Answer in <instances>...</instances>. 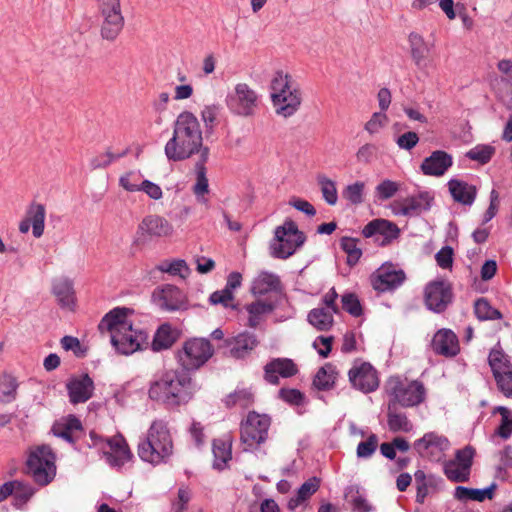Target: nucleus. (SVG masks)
Masks as SVG:
<instances>
[{
    "label": "nucleus",
    "mask_w": 512,
    "mask_h": 512,
    "mask_svg": "<svg viewBox=\"0 0 512 512\" xmlns=\"http://www.w3.org/2000/svg\"><path fill=\"white\" fill-rule=\"evenodd\" d=\"M198 153L206 162L209 148L203 145L200 122L192 112L183 111L174 122L173 135L165 145V154L169 160L182 161Z\"/></svg>",
    "instance_id": "f257e3e1"
},
{
    "label": "nucleus",
    "mask_w": 512,
    "mask_h": 512,
    "mask_svg": "<svg viewBox=\"0 0 512 512\" xmlns=\"http://www.w3.org/2000/svg\"><path fill=\"white\" fill-rule=\"evenodd\" d=\"M129 313L128 308H115L103 317L98 326L101 332H109L112 345L124 355L140 350L147 338L145 333L133 328L127 319Z\"/></svg>",
    "instance_id": "f03ea898"
},
{
    "label": "nucleus",
    "mask_w": 512,
    "mask_h": 512,
    "mask_svg": "<svg viewBox=\"0 0 512 512\" xmlns=\"http://www.w3.org/2000/svg\"><path fill=\"white\" fill-rule=\"evenodd\" d=\"M195 390L192 378L187 373L170 370L151 383L149 397L169 407H177L188 403Z\"/></svg>",
    "instance_id": "7ed1b4c3"
},
{
    "label": "nucleus",
    "mask_w": 512,
    "mask_h": 512,
    "mask_svg": "<svg viewBox=\"0 0 512 512\" xmlns=\"http://www.w3.org/2000/svg\"><path fill=\"white\" fill-rule=\"evenodd\" d=\"M271 101L277 115L291 117L301 107L303 92L300 84L287 72L278 70L270 82Z\"/></svg>",
    "instance_id": "20e7f679"
},
{
    "label": "nucleus",
    "mask_w": 512,
    "mask_h": 512,
    "mask_svg": "<svg viewBox=\"0 0 512 512\" xmlns=\"http://www.w3.org/2000/svg\"><path fill=\"white\" fill-rule=\"evenodd\" d=\"M173 448V440L167 423L163 420H154L147 433L140 439L137 451L143 461L158 465L170 458Z\"/></svg>",
    "instance_id": "39448f33"
},
{
    "label": "nucleus",
    "mask_w": 512,
    "mask_h": 512,
    "mask_svg": "<svg viewBox=\"0 0 512 512\" xmlns=\"http://www.w3.org/2000/svg\"><path fill=\"white\" fill-rule=\"evenodd\" d=\"M389 402L402 407L418 406L425 400L426 390L422 382L392 376L385 383Z\"/></svg>",
    "instance_id": "423d86ee"
},
{
    "label": "nucleus",
    "mask_w": 512,
    "mask_h": 512,
    "mask_svg": "<svg viewBox=\"0 0 512 512\" xmlns=\"http://www.w3.org/2000/svg\"><path fill=\"white\" fill-rule=\"evenodd\" d=\"M95 4L100 20L102 39L115 41L125 25L121 0H95Z\"/></svg>",
    "instance_id": "0eeeda50"
},
{
    "label": "nucleus",
    "mask_w": 512,
    "mask_h": 512,
    "mask_svg": "<svg viewBox=\"0 0 512 512\" xmlns=\"http://www.w3.org/2000/svg\"><path fill=\"white\" fill-rule=\"evenodd\" d=\"M304 234L298 230L297 225L291 221H285L282 226L275 229L274 239L271 243L272 255L276 258L286 259L303 245Z\"/></svg>",
    "instance_id": "6e6552de"
},
{
    "label": "nucleus",
    "mask_w": 512,
    "mask_h": 512,
    "mask_svg": "<svg viewBox=\"0 0 512 512\" xmlns=\"http://www.w3.org/2000/svg\"><path fill=\"white\" fill-rule=\"evenodd\" d=\"M259 95L247 83H238L227 95L226 104L229 111L240 117H252L259 108Z\"/></svg>",
    "instance_id": "1a4fd4ad"
},
{
    "label": "nucleus",
    "mask_w": 512,
    "mask_h": 512,
    "mask_svg": "<svg viewBox=\"0 0 512 512\" xmlns=\"http://www.w3.org/2000/svg\"><path fill=\"white\" fill-rule=\"evenodd\" d=\"M27 468L35 482L47 485L56 474L55 456L48 446H40L31 450Z\"/></svg>",
    "instance_id": "9d476101"
},
{
    "label": "nucleus",
    "mask_w": 512,
    "mask_h": 512,
    "mask_svg": "<svg viewBox=\"0 0 512 512\" xmlns=\"http://www.w3.org/2000/svg\"><path fill=\"white\" fill-rule=\"evenodd\" d=\"M497 390L508 399H512V363L502 349L494 348L488 356Z\"/></svg>",
    "instance_id": "9b49d317"
},
{
    "label": "nucleus",
    "mask_w": 512,
    "mask_h": 512,
    "mask_svg": "<svg viewBox=\"0 0 512 512\" xmlns=\"http://www.w3.org/2000/svg\"><path fill=\"white\" fill-rule=\"evenodd\" d=\"M270 423L267 415L258 414L255 411L249 412L240 427V439L247 449L256 448L266 441Z\"/></svg>",
    "instance_id": "f8f14e48"
},
{
    "label": "nucleus",
    "mask_w": 512,
    "mask_h": 512,
    "mask_svg": "<svg viewBox=\"0 0 512 512\" xmlns=\"http://www.w3.org/2000/svg\"><path fill=\"white\" fill-rule=\"evenodd\" d=\"M214 349L210 341L204 338L187 340L178 352V358L185 369H198L213 355Z\"/></svg>",
    "instance_id": "ddd939ff"
},
{
    "label": "nucleus",
    "mask_w": 512,
    "mask_h": 512,
    "mask_svg": "<svg viewBox=\"0 0 512 512\" xmlns=\"http://www.w3.org/2000/svg\"><path fill=\"white\" fill-rule=\"evenodd\" d=\"M415 451L422 457L433 462H439L445 458L450 448V441L442 434L431 431L425 433L413 443Z\"/></svg>",
    "instance_id": "4468645a"
},
{
    "label": "nucleus",
    "mask_w": 512,
    "mask_h": 512,
    "mask_svg": "<svg viewBox=\"0 0 512 512\" xmlns=\"http://www.w3.org/2000/svg\"><path fill=\"white\" fill-rule=\"evenodd\" d=\"M475 450L471 446L457 450L455 458L444 463V474L452 482H467L470 478Z\"/></svg>",
    "instance_id": "2eb2a0df"
},
{
    "label": "nucleus",
    "mask_w": 512,
    "mask_h": 512,
    "mask_svg": "<svg viewBox=\"0 0 512 512\" xmlns=\"http://www.w3.org/2000/svg\"><path fill=\"white\" fill-rule=\"evenodd\" d=\"M405 280V272L392 263H384L370 276L372 287L382 293L397 289Z\"/></svg>",
    "instance_id": "dca6fc26"
},
{
    "label": "nucleus",
    "mask_w": 512,
    "mask_h": 512,
    "mask_svg": "<svg viewBox=\"0 0 512 512\" xmlns=\"http://www.w3.org/2000/svg\"><path fill=\"white\" fill-rule=\"evenodd\" d=\"M348 376L352 386L364 393L372 392L379 386L377 371L368 362L355 361Z\"/></svg>",
    "instance_id": "f3484780"
},
{
    "label": "nucleus",
    "mask_w": 512,
    "mask_h": 512,
    "mask_svg": "<svg viewBox=\"0 0 512 512\" xmlns=\"http://www.w3.org/2000/svg\"><path fill=\"white\" fill-rule=\"evenodd\" d=\"M152 298L158 308L167 312L187 309L184 293L178 287L170 284L156 288Z\"/></svg>",
    "instance_id": "a211bd4d"
},
{
    "label": "nucleus",
    "mask_w": 512,
    "mask_h": 512,
    "mask_svg": "<svg viewBox=\"0 0 512 512\" xmlns=\"http://www.w3.org/2000/svg\"><path fill=\"white\" fill-rule=\"evenodd\" d=\"M433 197L429 192H419L406 198L394 200L390 208L398 216H416L422 211L428 210Z\"/></svg>",
    "instance_id": "6ab92c4d"
},
{
    "label": "nucleus",
    "mask_w": 512,
    "mask_h": 512,
    "mask_svg": "<svg viewBox=\"0 0 512 512\" xmlns=\"http://www.w3.org/2000/svg\"><path fill=\"white\" fill-rule=\"evenodd\" d=\"M138 231L141 235L149 238H169L174 234V227L163 216L150 214L139 223Z\"/></svg>",
    "instance_id": "aec40b11"
},
{
    "label": "nucleus",
    "mask_w": 512,
    "mask_h": 512,
    "mask_svg": "<svg viewBox=\"0 0 512 512\" xmlns=\"http://www.w3.org/2000/svg\"><path fill=\"white\" fill-rule=\"evenodd\" d=\"M399 233L400 229L397 225L385 219L372 220L362 230L364 237H376V241L382 246L388 245L398 238Z\"/></svg>",
    "instance_id": "412c9836"
},
{
    "label": "nucleus",
    "mask_w": 512,
    "mask_h": 512,
    "mask_svg": "<svg viewBox=\"0 0 512 512\" xmlns=\"http://www.w3.org/2000/svg\"><path fill=\"white\" fill-rule=\"evenodd\" d=\"M451 290L444 281H433L425 288V302L434 312H442L451 301Z\"/></svg>",
    "instance_id": "4be33fe9"
},
{
    "label": "nucleus",
    "mask_w": 512,
    "mask_h": 512,
    "mask_svg": "<svg viewBox=\"0 0 512 512\" xmlns=\"http://www.w3.org/2000/svg\"><path fill=\"white\" fill-rule=\"evenodd\" d=\"M66 388L72 404L85 403L93 395L94 382L88 374H82L70 378Z\"/></svg>",
    "instance_id": "5701e85b"
},
{
    "label": "nucleus",
    "mask_w": 512,
    "mask_h": 512,
    "mask_svg": "<svg viewBox=\"0 0 512 512\" xmlns=\"http://www.w3.org/2000/svg\"><path fill=\"white\" fill-rule=\"evenodd\" d=\"M104 456L109 465L120 467L130 460L132 454L122 436H114L106 441Z\"/></svg>",
    "instance_id": "b1692460"
},
{
    "label": "nucleus",
    "mask_w": 512,
    "mask_h": 512,
    "mask_svg": "<svg viewBox=\"0 0 512 512\" xmlns=\"http://www.w3.org/2000/svg\"><path fill=\"white\" fill-rule=\"evenodd\" d=\"M452 156L443 150H436L426 157L420 166L424 175L440 177L452 166Z\"/></svg>",
    "instance_id": "393cba45"
},
{
    "label": "nucleus",
    "mask_w": 512,
    "mask_h": 512,
    "mask_svg": "<svg viewBox=\"0 0 512 512\" xmlns=\"http://www.w3.org/2000/svg\"><path fill=\"white\" fill-rule=\"evenodd\" d=\"M431 345L436 354L445 357L456 356L460 350L458 338L450 329L439 330L434 335Z\"/></svg>",
    "instance_id": "a878e982"
},
{
    "label": "nucleus",
    "mask_w": 512,
    "mask_h": 512,
    "mask_svg": "<svg viewBox=\"0 0 512 512\" xmlns=\"http://www.w3.org/2000/svg\"><path fill=\"white\" fill-rule=\"evenodd\" d=\"M264 371L266 381L276 385L279 382V376L283 378L292 377L298 372V368L291 359L277 358L267 363Z\"/></svg>",
    "instance_id": "bb28decb"
},
{
    "label": "nucleus",
    "mask_w": 512,
    "mask_h": 512,
    "mask_svg": "<svg viewBox=\"0 0 512 512\" xmlns=\"http://www.w3.org/2000/svg\"><path fill=\"white\" fill-rule=\"evenodd\" d=\"M52 292L57 298L61 308L73 310L75 307V290L73 281L67 277H60L53 281Z\"/></svg>",
    "instance_id": "cd10ccee"
},
{
    "label": "nucleus",
    "mask_w": 512,
    "mask_h": 512,
    "mask_svg": "<svg viewBox=\"0 0 512 512\" xmlns=\"http://www.w3.org/2000/svg\"><path fill=\"white\" fill-rule=\"evenodd\" d=\"M409 44L411 49V58L418 69H425L428 66V57L430 54V46L424 38L418 33L409 35Z\"/></svg>",
    "instance_id": "c85d7f7f"
},
{
    "label": "nucleus",
    "mask_w": 512,
    "mask_h": 512,
    "mask_svg": "<svg viewBox=\"0 0 512 512\" xmlns=\"http://www.w3.org/2000/svg\"><path fill=\"white\" fill-rule=\"evenodd\" d=\"M281 289L280 278L271 272L262 271L253 280L251 293L253 295H266L271 292H278Z\"/></svg>",
    "instance_id": "c756f323"
},
{
    "label": "nucleus",
    "mask_w": 512,
    "mask_h": 512,
    "mask_svg": "<svg viewBox=\"0 0 512 512\" xmlns=\"http://www.w3.org/2000/svg\"><path fill=\"white\" fill-rule=\"evenodd\" d=\"M247 312V326L257 328L265 317L273 311V305L263 300H255L244 307Z\"/></svg>",
    "instance_id": "7c9ffc66"
},
{
    "label": "nucleus",
    "mask_w": 512,
    "mask_h": 512,
    "mask_svg": "<svg viewBox=\"0 0 512 512\" xmlns=\"http://www.w3.org/2000/svg\"><path fill=\"white\" fill-rule=\"evenodd\" d=\"M387 426L393 433H409L413 430V424L407 415L398 411L397 406L393 403L387 405Z\"/></svg>",
    "instance_id": "2f4dec72"
},
{
    "label": "nucleus",
    "mask_w": 512,
    "mask_h": 512,
    "mask_svg": "<svg viewBox=\"0 0 512 512\" xmlns=\"http://www.w3.org/2000/svg\"><path fill=\"white\" fill-rule=\"evenodd\" d=\"M230 354L232 357L241 359L246 357L258 345L254 334L243 332L237 335L230 343Z\"/></svg>",
    "instance_id": "473e14b6"
},
{
    "label": "nucleus",
    "mask_w": 512,
    "mask_h": 512,
    "mask_svg": "<svg viewBox=\"0 0 512 512\" xmlns=\"http://www.w3.org/2000/svg\"><path fill=\"white\" fill-rule=\"evenodd\" d=\"M448 186L455 201L464 205H471L474 202L477 193L475 186L457 179H451Z\"/></svg>",
    "instance_id": "72a5a7b5"
},
{
    "label": "nucleus",
    "mask_w": 512,
    "mask_h": 512,
    "mask_svg": "<svg viewBox=\"0 0 512 512\" xmlns=\"http://www.w3.org/2000/svg\"><path fill=\"white\" fill-rule=\"evenodd\" d=\"M213 455V466L218 470L224 469L232 459V439L229 436L215 439L213 441Z\"/></svg>",
    "instance_id": "f704fd0d"
},
{
    "label": "nucleus",
    "mask_w": 512,
    "mask_h": 512,
    "mask_svg": "<svg viewBox=\"0 0 512 512\" xmlns=\"http://www.w3.org/2000/svg\"><path fill=\"white\" fill-rule=\"evenodd\" d=\"M26 218L32 225V234L40 238L45 229L46 210L43 204L32 202L26 211Z\"/></svg>",
    "instance_id": "c9c22d12"
},
{
    "label": "nucleus",
    "mask_w": 512,
    "mask_h": 512,
    "mask_svg": "<svg viewBox=\"0 0 512 512\" xmlns=\"http://www.w3.org/2000/svg\"><path fill=\"white\" fill-rule=\"evenodd\" d=\"M494 488V485L485 489L457 486L454 490V498L461 502H467L469 500L482 502L485 499H492Z\"/></svg>",
    "instance_id": "e433bc0d"
},
{
    "label": "nucleus",
    "mask_w": 512,
    "mask_h": 512,
    "mask_svg": "<svg viewBox=\"0 0 512 512\" xmlns=\"http://www.w3.org/2000/svg\"><path fill=\"white\" fill-rule=\"evenodd\" d=\"M320 487V481L316 477H312L305 481L297 490L296 495L288 501V508L292 511L296 510L306 500H308Z\"/></svg>",
    "instance_id": "4c0bfd02"
},
{
    "label": "nucleus",
    "mask_w": 512,
    "mask_h": 512,
    "mask_svg": "<svg viewBox=\"0 0 512 512\" xmlns=\"http://www.w3.org/2000/svg\"><path fill=\"white\" fill-rule=\"evenodd\" d=\"M52 430L56 436L71 441L73 433L82 430V424L76 416L68 415L55 423Z\"/></svg>",
    "instance_id": "58836bf2"
},
{
    "label": "nucleus",
    "mask_w": 512,
    "mask_h": 512,
    "mask_svg": "<svg viewBox=\"0 0 512 512\" xmlns=\"http://www.w3.org/2000/svg\"><path fill=\"white\" fill-rule=\"evenodd\" d=\"M335 313L325 309L324 307H317L312 309L308 314V322L319 331H327L333 326Z\"/></svg>",
    "instance_id": "ea45409f"
},
{
    "label": "nucleus",
    "mask_w": 512,
    "mask_h": 512,
    "mask_svg": "<svg viewBox=\"0 0 512 512\" xmlns=\"http://www.w3.org/2000/svg\"><path fill=\"white\" fill-rule=\"evenodd\" d=\"M202 160L196 164V182L193 186V192L197 201L202 204H207L208 199L205 197L209 193V184L206 177V168Z\"/></svg>",
    "instance_id": "a19ab883"
},
{
    "label": "nucleus",
    "mask_w": 512,
    "mask_h": 512,
    "mask_svg": "<svg viewBox=\"0 0 512 512\" xmlns=\"http://www.w3.org/2000/svg\"><path fill=\"white\" fill-rule=\"evenodd\" d=\"M18 383L14 376L4 373L0 376V402L10 403L16 399Z\"/></svg>",
    "instance_id": "79ce46f5"
},
{
    "label": "nucleus",
    "mask_w": 512,
    "mask_h": 512,
    "mask_svg": "<svg viewBox=\"0 0 512 512\" xmlns=\"http://www.w3.org/2000/svg\"><path fill=\"white\" fill-rule=\"evenodd\" d=\"M336 374L335 367L331 364H326L317 371L313 384L319 390H328L334 385Z\"/></svg>",
    "instance_id": "37998d69"
},
{
    "label": "nucleus",
    "mask_w": 512,
    "mask_h": 512,
    "mask_svg": "<svg viewBox=\"0 0 512 512\" xmlns=\"http://www.w3.org/2000/svg\"><path fill=\"white\" fill-rule=\"evenodd\" d=\"M400 189V184L390 179H384L374 188L375 202H385L393 198Z\"/></svg>",
    "instance_id": "c03bdc74"
},
{
    "label": "nucleus",
    "mask_w": 512,
    "mask_h": 512,
    "mask_svg": "<svg viewBox=\"0 0 512 512\" xmlns=\"http://www.w3.org/2000/svg\"><path fill=\"white\" fill-rule=\"evenodd\" d=\"M317 183L325 202L331 206L336 205L338 201V192L335 181L325 175H319L317 177Z\"/></svg>",
    "instance_id": "a18cd8bd"
},
{
    "label": "nucleus",
    "mask_w": 512,
    "mask_h": 512,
    "mask_svg": "<svg viewBox=\"0 0 512 512\" xmlns=\"http://www.w3.org/2000/svg\"><path fill=\"white\" fill-rule=\"evenodd\" d=\"M13 493L27 500L32 496L33 491L19 481H9L0 486V501L5 500Z\"/></svg>",
    "instance_id": "49530a36"
},
{
    "label": "nucleus",
    "mask_w": 512,
    "mask_h": 512,
    "mask_svg": "<svg viewBox=\"0 0 512 512\" xmlns=\"http://www.w3.org/2000/svg\"><path fill=\"white\" fill-rule=\"evenodd\" d=\"M175 340L176 338L171 326L168 324H163L159 327L154 336L153 348L154 350L167 349L172 346Z\"/></svg>",
    "instance_id": "de8ad7c7"
},
{
    "label": "nucleus",
    "mask_w": 512,
    "mask_h": 512,
    "mask_svg": "<svg viewBox=\"0 0 512 512\" xmlns=\"http://www.w3.org/2000/svg\"><path fill=\"white\" fill-rule=\"evenodd\" d=\"M253 400V393L249 389L239 388L226 397L225 403L228 407L240 406L247 408L253 403Z\"/></svg>",
    "instance_id": "09e8293b"
},
{
    "label": "nucleus",
    "mask_w": 512,
    "mask_h": 512,
    "mask_svg": "<svg viewBox=\"0 0 512 512\" xmlns=\"http://www.w3.org/2000/svg\"><path fill=\"white\" fill-rule=\"evenodd\" d=\"M157 269L173 276H180L181 278H186L190 274L187 263L182 259L164 261L157 266Z\"/></svg>",
    "instance_id": "8fccbe9b"
},
{
    "label": "nucleus",
    "mask_w": 512,
    "mask_h": 512,
    "mask_svg": "<svg viewBox=\"0 0 512 512\" xmlns=\"http://www.w3.org/2000/svg\"><path fill=\"white\" fill-rule=\"evenodd\" d=\"M365 183L356 181L347 185L343 191L342 196L352 205H359L364 201Z\"/></svg>",
    "instance_id": "3c124183"
},
{
    "label": "nucleus",
    "mask_w": 512,
    "mask_h": 512,
    "mask_svg": "<svg viewBox=\"0 0 512 512\" xmlns=\"http://www.w3.org/2000/svg\"><path fill=\"white\" fill-rule=\"evenodd\" d=\"M144 179L139 171L125 172L119 178V185L127 192H139Z\"/></svg>",
    "instance_id": "603ef678"
},
{
    "label": "nucleus",
    "mask_w": 512,
    "mask_h": 512,
    "mask_svg": "<svg viewBox=\"0 0 512 512\" xmlns=\"http://www.w3.org/2000/svg\"><path fill=\"white\" fill-rule=\"evenodd\" d=\"M494 413L501 415V423L496 430V434L503 439H508L512 434V412L504 406H497Z\"/></svg>",
    "instance_id": "864d4df0"
},
{
    "label": "nucleus",
    "mask_w": 512,
    "mask_h": 512,
    "mask_svg": "<svg viewBox=\"0 0 512 512\" xmlns=\"http://www.w3.org/2000/svg\"><path fill=\"white\" fill-rule=\"evenodd\" d=\"M474 310L479 320H494L502 318L501 312L493 308L485 298H480L475 302Z\"/></svg>",
    "instance_id": "5fc2aeb1"
},
{
    "label": "nucleus",
    "mask_w": 512,
    "mask_h": 512,
    "mask_svg": "<svg viewBox=\"0 0 512 512\" xmlns=\"http://www.w3.org/2000/svg\"><path fill=\"white\" fill-rule=\"evenodd\" d=\"M345 497L347 501L351 504L354 512H369L370 506L367 503L366 499L359 492V489L355 486H351L348 488Z\"/></svg>",
    "instance_id": "6e6d98bb"
},
{
    "label": "nucleus",
    "mask_w": 512,
    "mask_h": 512,
    "mask_svg": "<svg viewBox=\"0 0 512 512\" xmlns=\"http://www.w3.org/2000/svg\"><path fill=\"white\" fill-rule=\"evenodd\" d=\"M340 246L347 254V261L350 265H354L359 261L362 251L358 247L357 239L352 237H343L340 241Z\"/></svg>",
    "instance_id": "4d7b16f0"
},
{
    "label": "nucleus",
    "mask_w": 512,
    "mask_h": 512,
    "mask_svg": "<svg viewBox=\"0 0 512 512\" xmlns=\"http://www.w3.org/2000/svg\"><path fill=\"white\" fill-rule=\"evenodd\" d=\"M209 301L212 305H222L224 308H238V304L235 303L234 293L226 288L213 292L209 297Z\"/></svg>",
    "instance_id": "13d9d810"
},
{
    "label": "nucleus",
    "mask_w": 512,
    "mask_h": 512,
    "mask_svg": "<svg viewBox=\"0 0 512 512\" xmlns=\"http://www.w3.org/2000/svg\"><path fill=\"white\" fill-rule=\"evenodd\" d=\"M494 153L495 148L491 145H477L470 149L466 156L471 160L485 164L490 161Z\"/></svg>",
    "instance_id": "bf43d9fd"
},
{
    "label": "nucleus",
    "mask_w": 512,
    "mask_h": 512,
    "mask_svg": "<svg viewBox=\"0 0 512 512\" xmlns=\"http://www.w3.org/2000/svg\"><path fill=\"white\" fill-rule=\"evenodd\" d=\"M122 154H114L109 149L97 154L90 160V167L92 169H102L109 166L113 161L120 158Z\"/></svg>",
    "instance_id": "052dcab7"
},
{
    "label": "nucleus",
    "mask_w": 512,
    "mask_h": 512,
    "mask_svg": "<svg viewBox=\"0 0 512 512\" xmlns=\"http://www.w3.org/2000/svg\"><path fill=\"white\" fill-rule=\"evenodd\" d=\"M342 308L351 314L358 317L362 314V307L358 297L353 293L344 294L341 298Z\"/></svg>",
    "instance_id": "680f3d73"
},
{
    "label": "nucleus",
    "mask_w": 512,
    "mask_h": 512,
    "mask_svg": "<svg viewBox=\"0 0 512 512\" xmlns=\"http://www.w3.org/2000/svg\"><path fill=\"white\" fill-rule=\"evenodd\" d=\"M388 123V117L383 112H375L371 116L370 120L365 124V130L369 134L378 133Z\"/></svg>",
    "instance_id": "e2e57ef3"
},
{
    "label": "nucleus",
    "mask_w": 512,
    "mask_h": 512,
    "mask_svg": "<svg viewBox=\"0 0 512 512\" xmlns=\"http://www.w3.org/2000/svg\"><path fill=\"white\" fill-rule=\"evenodd\" d=\"M378 438L375 434H371L366 441H362L357 446V456L359 458L370 457L377 448Z\"/></svg>",
    "instance_id": "0e129e2a"
},
{
    "label": "nucleus",
    "mask_w": 512,
    "mask_h": 512,
    "mask_svg": "<svg viewBox=\"0 0 512 512\" xmlns=\"http://www.w3.org/2000/svg\"><path fill=\"white\" fill-rule=\"evenodd\" d=\"M62 348L66 351H73L75 356L84 357L86 355V349L82 347L78 338L73 336H64L61 339Z\"/></svg>",
    "instance_id": "69168bd1"
},
{
    "label": "nucleus",
    "mask_w": 512,
    "mask_h": 512,
    "mask_svg": "<svg viewBox=\"0 0 512 512\" xmlns=\"http://www.w3.org/2000/svg\"><path fill=\"white\" fill-rule=\"evenodd\" d=\"M190 499L191 491L187 487L179 488L177 498L172 503L173 512H184L187 509Z\"/></svg>",
    "instance_id": "338daca9"
},
{
    "label": "nucleus",
    "mask_w": 512,
    "mask_h": 512,
    "mask_svg": "<svg viewBox=\"0 0 512 512\" xmlns=\"http://www.w3.org/2000/svg\"><path fill=\"white\" fill-rule=\"evenodd\" d=\"M418 141L417 133L409 131L399 136L396 142L401 149L411 150L417 145Z\"/></svg>",
    "instance_id": "774afa93"
}]
</instances>
